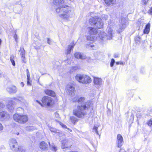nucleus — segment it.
<instances>
[{"mask_svg": "<svg viewBox=\"0 0 152 152\" xmlns=\"http://www.w3.org/2000/svg\"><path fill=\"white\" fill-rule=\"evenodd\" d=\"M99 57V56H98V57Z\"/></svg>", "mask_w": 152, "mask_h": 152, "instance_id": "obj_62", "label": "nucleus"}, {"mask_svg": "<svg viewBox=\"0 0 152 152\" xmlns=\"http://www.w3.org/2000/svg\"><path fill=\"white\" fill-rule=\"evenodd\" d=\"M86 45L88 47H90L91 48L94 47V46L92 42L90 43H88L86 44Z\"/></svg>", "mask_w": 152, "mask_h": 152, "instance_id": "obj_40", "label": "nucleus"}, {"mask_svg": "<svg viewBox=\"0 0 152 152\" xmlns=\"http://www.w3.org/2000/svg\"><path fill=\"white\" fill-rule=\"evenodd\" d=\"M72 140L71 138L63 140L61 142V148L62 149L70 148L72 145Z\"/></svg>", "mask_w": 152, "mask_h": 152, "instance_id": "obj_7", "label": "nucleus"}, {"mask_svg": "<svg viewBox=\"0 0 152 152\" xmlns=\"http://www.w3.org/2000/svg\"><path fill=\"white\" fill-rule=\"evenodd\" d=\"M116 64H117V65H118L119 64H120V62H116Z\"/></svg>", "mask_w": 152, "mask_h": 152, "instance_id": "obj_54", "label": "nucleus"}, {"mask_svg": "<svg viewBox=\"0 0 152 152\" xmlns=\"http://www.w3.org/2000/svg\"><path fill=\"white\" fill-rule=\"evenodd\" d=\"M73 102H77L78 104H76L73 110V114L76 116L80 118H83L87 114L91 105L90 101H86L84 97H75L73 99Z\"/></svg>", "mask_w": 152, "mask_h": 152, "instance_id": "obj_1", "label": "nucleus"}, {"mask_svg": "<svg viewBox=\"0 0 152 152\" xmlns=\"http://www.w3.org/2000/svg\"><path fill=\"white\" fill-rule=\"evenodd\" d=\"M45 92L47 95L51 96L54 97L56 96V94L55 92L51 90H45Z\"/></svg>", "mask_w": 152, "mask_h": 152, "instance_id": "obj_18", "label": "nucleus"}, {"mask_svg": "<svg viewBox=\"0 0 152 152\" xmlns=\"http://www.w3.org/2000/svg\"><path fill=\"white\" fill-rule=\"evenodd\" d=\"M49 143L50 146V147L52 149V150H53L54 151H56L57 150V148H56V146L55 145H53L52 146H50V142H49Z\"/></svg>", "mask_w": 152, "mask_h": 152, "instance_id": "obj_35", "label": "nucleus"}, {"mask_svg": "<svg viewBox=\"0 0 152 152\" xmlns=\"http://www.w3.org/2000/svg\"><path fill=\"white\" fill-rule=\"evenodd\" d=\"M115 60L113 58H112L110 63V66L111 67H113L115 63Z\"/></svg>", "mask_w": 152, "mask_h": 152, "instance_id": "obj_36", "label": "nucleus"}, {"mask_svg": "<svg viewBox=\"0 0 152 152\" xmlns=\"http://www.w3.org/2000/svg\"><path fill=\"white\" fill-rule=\"evenodd\" d=\"M120 64H123V62H121L120 63Z\"/></svg>", "mask_w": 152, "mask_h": 152, "instance_id": "obj_55", "label": "nucleus"}, {"mask_svg": "<svg viewBox=\"0 0 152 152\" xmlns=\"http://www.w3.org/2000/svg\"><path fill=\"white\" fill-rule=\"evenodd\" d=\"M106 31L107 34L102 31L98 34L97 38L100 42H102L103 41L106 40V39L108 40H110L112 39L113 33L112 29L110 27H107L106 29Z\"/></svg>", "mask_w": 152, "mask_h": 152, "instance_id": "obj_3", "label": "nucleus"}, {"mask_svg": "<svg viewBox=\"0 0 152 152\" xmlns=\"http://www.w3.org/2000/svg\"><path fill=\"white\" fill-rule=\"evenodd\" d=\"M75 56L77 58H80L82 59H85L86 58V55L81 53L77 52L75 53Z\"/></svg>", "mask_w": 152, "mask_h": 152, "instance_id": "obj_15", "label": "nucleus"}, {"mask_svg": "<svg viewBox=\"0 0 152 152\" xmlns=\"http://www.w3.org/2000/svg\"><path fill=\"white\" fill-rule=\"evenodd\" d=\"M68 129V130L69 131H70V132H71V131H72V130H71V129Z\"/></svg>", "mask_w": 152, "mask_h": 152, "instance_id": "obj_56", "label": "nucleus"}, {"mask_svg": "<svg viewBox=\"0 0 152 152\" xmlns=\"http://www.w3.org/2000/svg\"><path fill=\"white\" fill-rule=\"evenodd\" d=\"M19 133H17V134L18 135H19Z\"/></svg>", "mask_w": 152, "mask_h": 152, "instance_id": "obj_57", "label": "nucleus"}, {"mask_svg": "<svg viewBox=\"0 0 152 152\" xmlns=\"http://www.w3.org/2000/svg\"><path fill=\"white\" fill-rule=\"evenodd\" d=\"M5 107V105L3 102H0V110L2 109Z\"/></svg>", "mask_w": 152, "mask_h": 152, "instance_id": "obj_32", "label": "nucleus"}, {"mask_svg": "<svg viewBox=\"0 0 152 152\" xmlns=\"http://www.w3.org/2000/svg\"><path fill=\"white\" fill-rule=\"evenodd\" d=\"M119 152H126L124 149H121Z\"/></svg>", "mask_w": 152, "mask_h": 152, "instance_id": "obj_50", "label": "nucleus"}, {"mask_svg": "<svg viewBox=\"0 0 152 152\" xmlns=\"http://www.w3.org/2000/svg\"><path fill=\"white\" fill-rule=\"evenodd\" d=\"M3 129V127L2 124L0 123V131H2Z\"/></svg>", "mask_w": 152, "mask_h": 152, "instance_id": "obj_46", "label": "nucleus"}, {"mask_svg": "<svg viewBox=\"0 0 152 152\" xmlns=\"http://www.w3.org/2000/svg\"><path fill=\"white\" fill-rule=\"evenodd\" d=\"M20 84L22 87H23L24 86V84L23 82H21Z\"/></svg>", "mask_w": 152, "mask_h": 152, "instance_id": "obj_52", "label": "nucleus"}, {"mask_svg": "<svg viewBox=\"0 0 152 152\" xmlns=\"http://www.w3.org/2000/svg\"><path fill=\"white\" fill-rule=\"evenodd\" d=\"M26 72H27V78H28V79H29L30 77V75L28 69H26Z\"/></svg>", "mask_w": 152, "mask_h": 152, "instance_id": "obj_41", "label": "nucleus"}, {"mask_svg": "<svg viewBox=\"0 0 152 152\" xmlns=\"http://www.w3.org/2000/svg\"><path fill=\"white\" fill-rule=\"evenodd\" d=\"M48 147L47 144L44 141L42 142L40 144V148L42 149H45L48 148Z\"/></svg>", "mask_w": 152, "mask_h": 152, "instance_id": "obj_25", "label": "nucleus"}, {"mask_svg": "<svg viewBox=\"0 0 152 152\" xmlns=\"http://www.w3.org/2000/svg\"><path fill=\"white\" fill-rule=\"evenodd\" d=\"M14 120L21 124L26 123L28 120V117L25 115L20 114H15L13 115Z\"/></svg>", "mask_w": 152, "mask_h": 152, "instance_id": "obj_5", "label": "nucleus"}, {"mask_svg": "<svg viewBox=\"0 0 152 152\" xmlns=\"http://www.w3.org/2000/svg\"><path fill=\"white\" fill-rule=\"evenodd\" d=\"M66 89L68 91L69 94L71 95H74L75 92V89L74 87L71 85H68L66 87Z\"/></svg>", "mask_w": 152, "mask_h": 152, "instance_id": "obj_13", "label": "nucleus"}, {"mask_svg": "<svg viewBox=\"0 0 152 152\" xmlns=\"http://www.w3.org/2000/svg\"><path fill=\"white\" fill-rule=\"evenodd\" d=\"M94 37L93 36H92L91 35L90 36H88L87 37V40L89 42L91 41L93 42L94 40Z\"/></svg>", "mask_w": 152, "mask_h": 152, "instance_id": "obj_30", "label": "nucleus"}, {"mask_svg": "<svg viewBox=\"0 0 152 152\" xmlns=\"http://www.w3.org/2000/svg\"><path fill=\"white\" fill-rule=\"evenodd\" d=\"M150 24L148 23L145 26L144 30L143 33L145 34H148L150 31Z\"/></svg>", "mask_w": 152, "mask_h": 152, "instance_id": "obj_22", "label": "nucleus"}, {"mask_svg": "<svg viewBox=\"0 0 152 152\" xmlns=\"http://www.w3.org/2000/svg\"><path fill=\"white\" fill-rule=\"evenodd\" d=\"M75 78L79 83L83 84L90 83L91 81V78L89 76L85 75L77 74L75 76Z\"/></svg>", "mask_w": 152, "mask_h": 152, "instance_id": "obj_6", "label": "nucleus"}, {"mask_svg": "<svg viewBox=\"0 0 152 152\" xmlns=\"http://www.w3.org/2000/svg\"><path fill=\"white\" fill-rule=\"evenodd\" d=\"M87 30L89 34L91 35H95L97 32L96 29L92 27H88L87 28Z\"/></svg>", "mask_w": 152, "mask_h": 152, "instance_id": "obj_14", "label": "nucleus"}, {"mask_svg": "<svg viewBox=\"0 0 152 152\" xmlns=\"http://www.w3.org/2000/svg\"><path fill=\"white\" fill-rule=\"evenodd\" d=\"M147 124L149 126L152 127V120H150L147 122Z\"/></svg>", "mask_w": 152, "mask_h": 152, "instance_id": "obj_38", "label": "nucleus"}, {"mask_svg": "<svg viewBox=\"0 0 152 152\" xmlns=\"http://www.w3.org/2000/svg\"><path fill=\"white\" fill-rule=\"evenodd\" d=\"M14 38L15 39V40H16V41L17 40V39L18 38V37H17V35L16 34H15L14 35Z\"/></svg>", "mask_w": 152, "mask_h": 152, "instance_id": "obj_49", "label": "nucleus"}, {"mask_svg": "<svg viewBox=\"0 0 152 152\" xmlns=\"http://www.w3.org/2000/svg\"><path fill=\"white\" fill-rule=\"evenodd\" d=\"M30 77L29 79H28V78H27V84L28 85V86H31V84L30 81Z\"/></svg>", "mask_w": 152, "mask_h": 152, "instance_id": "obj_42", "label": "nucleus"}, {"mask_svg": "<svg viewBox=\"0 0 152 152\" xmlns=\"http://www.w3.org/2000/svg\"><path fill=\"white\" fill-rule=\"evenodd\" d=\"M33 127L32 126H28L26 127V130H33Z\"/></svg>", "mask_w": 152, "mask_h": 152, "instance_id": "obj_44", "label": "nucleus"}, {"mask_svg": "<svg viewBox=\"0 0 152 152\" xmlns=\"http://www.w3.org/2000/svg\"><path fill=\"white\" fill-rule=\"evenodd\" d=\"M1 77V74L0 73V77Z\"/></svg>", "mask_w": 152, "mask_h": 152, "instance_id": "obj_59", "label": "nucleus"}, {"mask_svg": "<svg viewBox=\"0 0 152 152\" xmlns=\"http://www.w3.org/2000/svg\"><path fill=\"white\" fill-rule=\"evenodd\" d=\"M99 53V54H101V53Z\"/></svg>", "mask_w": 152, "mask_h": 152, "instance_id": "obj_61", "label": "nucleus"}, {"mask_svg": "<svg viewBox=\"0 0 152 152\" xmlns=\"http://www.w3.org/2000/svg\"><path fill=\"white\" fill-rule=\"evenodd\" d=\"M137 117L138 118H139L138 116V115L137 114ZM139 118H140V117H139Z\"/></svg>", "mask_w": 152, "mask_h": 152, "instance_id": "obj_58", "label": "nucleus"}, {"mask_svg": "<svg viewBox=\"0 0 152 152\" xmlns=\"http://www.w3.org/2000/svg\"><path fill=\"white\" fill-rule=\"evenodd\" d=\"M102 79L101 78L94 77V84L96 86H100L102 83Z\"/></svg>", "mask_w": 152, "mask_h": 152, "instance_id": "obj_16", "label": "nucleus"}, {"mask_svg": "<svg viewBox=\"0 0 152 152\" xmlns=\"http://www.w3.org/2000/svg\"><path fill=\"white\" fill-rule=\"evenodd\" d=\"M52 100L51 97L48 96H45L42 99V102L43 105L49 106L51 104Z\"/></svg>", "mask_w": 152, "mask_h": 152, "instance_id": "obj_8", "label": "nucleus"}, {"mask_svg": "<svg viewBox=\"0 0 152 152\" xmlns=\"http://www.w3.org/2000/svg\"><path fill=\"white\" fill-rule=\"evenodd\" d=\"M148 0H142V3L144 5H146L148 3Z\"/></svg>", "mask_w": 152, "mask_h": 152, "instance_id": "obj_39", "label": "nucleus"}, {"mask_svg": "<svg viewBox=\"0 0 152 152\" xmlns=\"http://www.w3.org/2000/svg\"><path fill=\"white\" fill-rule=\"evenodd\" d=\"M13 99L19 102H21L24 103L25 102V100L24 98L20 96H17L13 98Z\"/></svg>", "mask_w": 152, "mask_h": 152, "instance_id": "obj_19", "label": "nucleus"}, {"mask_svg": "<svg viewBox=\"0 0 152 152\" xmlns=\"http://www.w3.org/2000/svg\"><path fill=\"white\" fill-rule=\"evenodd\" d=\"M37 102L38 103H39L40 104H41L42 106V105L41 104L40 102H39L37 100Z\"/></svg>", "mask_w": 152, "mask_h": 152, "instance_id": "obj_53", "label": "nucleus"}, {"mask_svg": "<svg viewBox=\"0 0 152 152\" xmlns=\"http://www.w3.org/2000/svg\"><path fill=\"white\" fill-rule=\"evenodd\" d=\"M124 143L123 138L121 135L118 134L117 137V143L118 147H121Z\"/></svg>", "mask_w": 152, "mask_h": 152, "instance_id": "obj_11", "label": "nucleus"}, {"mask_svg": "<svg viewBox=\"0 0 152 152\" xmlns=\"http://www.w3.org/2000/svg\"><path fill=\"white\" fill-rule=\"evenodd\" d=\"M56 133L59 136H61L62 135V132L58 130H57V132Z\"/></svg>", "mask_w": 152, "mask_h": 152, "instance_id": "obj_37", "label": "nucleus"}, {"mask_svg": "<svg viewBox=\"0 0 152 152\" xmlns=\"http://www.w3.org/2000/svg\"><path fill=\"white\" fill-rule=\"evenodd\" d=\"M72 8L66 5L60 6L56 9L57 12L60 13V17L64 19V20H67L69 17V13L71 10Z\"/></svg>", "mask_w": 152, "mask_h": 152, "instance_id": "obj_2", "label": "nucleus"}, {"mask_svg": "<svg viewBox=\"0 0 152 152\" xmlns=\"http://www.w3.org/2000/svg\"><path fill=\"white\" fill-rule=\"evenodd\" d=\"M125 21V19L124 18H121L120 22L121 25H120V28L121 30L124 29L126 26V25Z\"/></svg>", "mask_w": 152, "mask_h": 152, "instance_id": "obj_21", "label": "nucleus"}, {"mask_svg": "<svg viewBox=\"0 0 152 152\" xmlns=\"http://www.w3.org/2000/svg\"><path fill=\"white\" fill-rule=\"evenodd\" d=\"M13 151H18V152H25V150L22 147H18V145L17 147H15V148L13 150Z\"/></svg>", "mask_w": 152, "mask_h": 152, "instance_id": "obj_26", "label": "nucleus"}, {"mask_svg": "<svg viewBox=\"0 0 152 152\" xmlns=\"http://www.w3.org/2000/svg\"><path fill=\"white\" fill-rule=\"evenodd\" d=\"M148 13L151 15H152V7L148 10Z\"/></svg>", "mask_w": 152, "mask_h": 152, "instance_id": "obj_45", "label": "nucleus"}, {"mask_svg": "<svg viewBox=\"0 0 152 152\" xmlns=\"http://www.w3.org/2000/svg\"><path fill=\"white\" fill-rule=\"evenodd\" d=\"M70 119L71 122L73 124H75L78 121V119L77 118L74 116H71Z\"/></svg>", "mask_w": 152, "mask_h": 152, "instance_id": "obj_27", "label": "nucleus"}, {"mask_svg": "<svg viewBox=\"0 0 152 152\" xmlns=\"http://www.w3.org/2000/svg\"><path fill=\"white\" fill-rule=\"evenodd\" d=\"M105 4L107 6H110L116 4V0H104Z\"/></svg>", "mask_w": 152, "mask_h": 152, "instance_id": "obj_20", "label": "nucleus"}, {"mask_svg": "<svg viewBox=\"0 0 152 152\" xmlns=\"http://www.w3.org/2000/svg\"><path fill=\"white\" fill-rule=\"evenodd\" d=\"M13 101H10L9 102L8 104L7 105V107L10 110H12L14 109Z\"/></svg>", "mask_w": 152, "mask_h": 152, "instance_id": "obj_24", "label": "nucleus"}, {"mask_svg": "<svg viewBox=\"0 0 152 152\" xmlns=\"http://www.w3.org/2000/svg\"><path fill=\"white\" fill-rule=\"evenodd\" d=\"M114 57L115 58H118L119 57V54L118 53H115L114 55Z\"/></svg>", "mask_w": 152, "mask_h": 152, "instance_id": "obj_47", "label": "nucleus"}, {"mask_svg": "<svg viewBox=\"0 0 152 152\" xmlns=\"http://www.w3.org/2000/svg\"><path fill=\"white\" fill-rule=\"evenodd\" d=\"M47 43L49 45L52 44V41L49 38H48L47 39Z\"/></svg>", "mask_w": 152, "mask_h": 152, "instance_id": "obj_43", "label": "nucleus"}, {"mask_svg": "<svg viewBox=\"0 0 152 152\" xmlns=\"http://www.w3.org/2000/svg\"><path fill=\"white\" fill-rule=\"evenodd\" d=\"M62 126V127L64 128H67V127L66 126L64 125V124H62V125H61V124Z\"/></svg>", "mask_w": 152, "mask_h": 152, "instance_id": "obj_51", "label": "nucleus"}, {"mask_svg": "<svg viewBox=\"0 0 152 152\" xmlns=\"http://www.w3.org/2000/svg\"><path fill=\"white\" fill-rule=\"evenodd\" d=\"M49 129L52 132H54V133H56L57 130V129H56L52 127H50L49 128Z\"/></svg>", "mask_w": 152, "mask_h": 152, "instance_id": "obj_34", "label": "nucleus"}, {"mask_svg": "<svg viewBox=\"0 0 152 152\" xmlns=\"http://www.w3.org/2000/svg\"><path fill=\"white\" fill-rule=\"evenodd\" d=\"M10 60L12 63V65L15 66V61H14V59H15V56L14 55H11L10 58Z\"/></svg>", "mask_w": 152, "mask_h": 152, "instance_id": "obj_28", "label": "nucleus"}, {"mask_svg": "<svg viewBox=\"0 0 152 152\" xmlns=\"http://www.w3.org/2000/svg\"><path fill=\"white\" fill-rule=\"evenodd\" d=\"M6 90L10 94H15L17 91L18 88L15 86L11 85L7 86Z\"/></svg>", "mask_w": 152, "mask_h": 152, "instance_id": "obj_9", "label": "nucleus"}, {"mask_svg": "<svg viewBox=\"0 0 152 152\" xmlns=\"http://www.w3.org/2000/svg\"><path fill=\"white\" fill-rule=\"evenodd\" d=\"M20 50L21 51L20 55L21 56V60L22 62L26 63V61L25 59V50L23 48H20Z\"/></svg>", "mask_w": 152, "mask_h": 152, "instance_id": "obj_17", "label": "nucleus"}, {"mask_svg": "<svg viewBox=\"0 0 152 152\" xmlns=\"http://www.w3.org/2000/svg\"><path fill=\"white\" fill-rule=\"evenodd\" d=\"M74 46L69 45L68 48L67 50L66 54L67 55L70 54L71 50L73 48Z\"/></svg>", "mask_w": 152, "mask_h": 152, "instance_id": "obj_29", "label": "nucleus"}, {"mask_svg": "<svg viewBox=\"0 0 152 152\" xmlns=\"http://www.w3.org/2000/svg\"><path fill=\"white\" fill-rule=\"evenodd\" d=\"M97 53V52H96V53Z\"/></svg>", "mask_w": 152, "mask_h": 152, "instance_id": "obj_63", "label": "nucleus"}, {"mask_svg": "<svg viewBox=\"0 0 152 152\" xmlns=\"http://www.w3.org/2000/svg\"><path fill=\"white\" fill-rule=\"evenodd\" d=\"M54 114L55 115V116L57 118L59 117V114H58V113H57V112H55L54 113Z\"/></svg>", "mask_w": 152, "mask_h": 152, "instance_id": "obj_48", "label": "nucleus"}, {"mask_svg": "<svg viewBox=\"0 0 152 152\" xmlns=\"http://www.w3.org/2000/svg\"><path fill=\"white\" fill-rule=\"evenodd\" d=\"M97 129H98V127L96 126H94L93 130V132H95L96 133V134H99V133L98 132V131H97Z\"/></svg>", "mask_w": 152, "mask_h": 152, "instance_id": "obj_33", "label": "nucleus"}, {"mask_svg": "<svg viewBox=\"0 0 152 152\" xmlns=\"http://www.w3.org/2000/svg\"><path fill=\"white\" fill-rule=\"evenodd\" d=\"M9 145L10 148L12 150L15 148V147H17L18 145L16 140L15 139L13 138L10 140L9 142Z\"/></svg>", "mask_w": 152, "mask_h": 152, "instance_id": "obj_12", "label": "nucleus"}, {"mask_svg": "<svg viewBox=\"0 0 152 152\" xmlns=\"http://www.w3.org/2000/svg\"><path fill=\"white\" fill-rule=\"evenodd\" d=\"M70 1H72V0H69Z\"/></svg>", "mask_w": 152, "mask_h": 152, "instance_id": "obj_60", "label": "nucleus"}, {"mask_svg": "<svg viewBox=\"0 0 152 152\" xmlns=\"http://www.w3.org/2000/svg\"><path fill=\"white\" fill-rule=\"evenodd\" d=\"M134 39L136 43H140V37L139 35L136 36Z\"/></svg>", "mask_w": 152, "mask_h": 152, "instance_id": "obj_31", "label": "nucleus"}, {"mask_svg": "<svg viewBox=\"0 0 152 152\" xmlns=\"http://www.w3.org/2000/svg\"><path fill=\"white\" fill-rule=\"evenodd\" d=\"M90 24L94 25L98 29L101 28L103 27V23L101 18L95 16L92 17L89 20Z\"/></svg>", "mask_w": 152, "mask_h": 152, "instance_id": "obj_4", "label": "nucleus"}, {"mask_svg": "<svg viewBox=\"0 0 152 152\" xmlns=\"http://www.w3.org/2000/svg\"><path fill=\"white\" fill-rule=\"evenodd\" d=\"M10 117L7 112L5 111L0 112V119L1 120L7 119Z\"/></svg>", "mask_w": 152, "mask_h": 152, "instance_id": "obj_10", "label": "nucleus"}, {"mask_svg": "<svg viewBox=\"0 0 152 152\" xmlns=\"http://www.w3.org/2000/svg\"><path fill=\"white\" fill-rule=\"evenodd\" d=\"M64 2V0H53V3L56 5L59 6Z\"/></svg>", "mask_w": 152, "mask_h": 152, "instance_id": "obj_23", "label": "nucleus"}]
</instances>
